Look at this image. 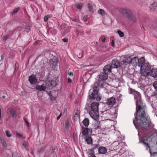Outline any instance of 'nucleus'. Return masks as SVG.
<instances>
[{
	"label": "nucleus",
	"instance_id": "f257e3e1",
	"mask_svg": "<svg viewBox=\"0 0 157 157\" xmlns=\"http://www.w3.org/2000/svg\"><path fill=\"white\" fill-rule=\"evenodd\" d=\"M129 93L134 95L136 102V115L135 120L133 121V124L136 128H146L147 130L152 129L154 125L146 117L145 112V107L141 102L140 94L131 88H129Z\"/></svg>",
	"mask_w": 157,
	"mask_h": 157
},
{
	"label": "nucleus",
	"instance_id": "f03ea898",
	"mask_svg": "<svg viewBox=\"0 0 157 157\" xmlns=\"http://www.w3.org/2000/svg\"><path fill=\"white\" fill-rule=\"evenodd\" d=\"M112 68L109 64L106 65L103 69L104 72L100 73L99 75L98 81L95 82L92 86L93 92L89 94L87 100L91 102L96 99L97 101H100L101 96L98 93L99 87H103L104 85V81L107 77V74L111 71Z\"/></svg>",
	"mask_w": 157,
	"mask_h": 157
},
{
	"label": "nucleus",
	"instance_id": "7ed1b4c3",
	"mask_svg": "<svg viewBox=\"0 0 157 157\" xmlns=\"http://www.w3.org/2000/svg\"><path fill=\"white\" fill-rule=\"evenodd\" d=\"M138 65L140 67V78H145L148 76L149 71L151 69V66L148 62L145 63L144 57H141L139 59H137Z\"/></svg>",
	"mask_w": 157,
	"mask_h": 157
},
{
	"label": "nucleus",
	"instance_id": "20e7f679",
	"mask_svg": "<svg viewBox=\"0 0 157 157\" xmlns=\"http://www.w3.org/2000/svg\"><path fill=\"white\" fill-rule=\"evenodd\" d=\"M119 12L124 17L132 22H135L136 20L135 16L132 12L128 9L121 8L119 10Z\"/></svg>",
	"mask_w": 157,
	"mask_h": 157
},
{
	"label": "nucleus",
	"instance_id": "39448f33",
	"mask_svg": "<svg viewBox=\"0 0 157 157\" xmlns=\"http://www.w3.org/2000/svg\"><path fill=\"white\" fill-rule=\"evenodd\" d=\"M99 103L98 102H92L91 105V110L89 112L90 117L95 120H97L99 117L98 106Z\"/></svg>",
	"mask_w": 157,
	"mask_h": 157
},
{
	"label": "nucleus",
	"instance_id": "423d86ee",
	"mask_svg": "<svg viewBox=\"0 0 157 157\" xmlns=\"http://www.w3.org/2000/svg\"><path fill=\"white\" fill-rule=\"evenodd\" d=\"M154 140H155L154 138H151L150 137H149L146 138V139L144 138L142 142L143 144L146 145V146L150 149L151 146H153V144H155L156 147H157V141H155Z\"/></svg>",
	"mask_w": 157,
	"mask_h": 157
},
{
	"label": "nucleus",
	"instance_id": "0eeeda50",
	"mask_svg": "<svg viewBox=\"0 0 157 157\" xmlns=\"http://www.w3.org/2000/svg\"><path fill=\"white\" fill-rule=\"evenodd\" d=\"M110 66L112 68H117L119 67L121 69L123 68L121 62L120 63L116 59H114L112 60Z\"/></svg>",
	"mask_w": 157,
	"mask_h": 157
},
{
	"label": "nucleus",
	"instance_id": "6e6552de",
	"mask_svg": "<svg viewBox=\"0 0 157 157\" xmlns=\"http://www.w3.org/2000/svg\"><path fill=\"white\" fill-rule=\"evenodd\" d=\"M122 64H123V67H125L126 65L131 63V58L130 56H125L124 57V59L123 60Z\"/></svg>",
	"mask_w": 157,
	"mask_h": 157
},
{
	"label": "nucleus",
	"instance_id": "1a4fd4ad",
	"mask_svg": "<svg viewBox=\"0 0 157 157\" xmlns=\"http://www.w3.org/2000/svg\"><path fill=\"white\" fill-rule=\"evenodd\" d=\"M58 81V80L56 78H54L51 81H48V82H47L46 84L48 86L49 88L50 87L54 86L56 85Z\"/></svg>",
	"mask_w": 157,
	"mask_h": 157
},
{
	"label": "nucleus",
	"instance_id": "9d476101",
	"mask_svg": "<svg viewBox=\"0 0 157 157\" xmlns=\"http://www.w3.org/2000/svg\"><path fill=\"white\" fill-rule=\"evenodd\" d=\"M116 103L115 98L113 97H112L107 99L106 104L109 107H112Z\"/></svg>",
	"mask_w": 157,
	"mask_h": 157
},
{
	"label": "nucleus",
	"instance_id": "9b49d317",
	"mask_svg": "<svg viewBox=\"0 0 157 157\" xmlns=\"http://www.w3.org/2000/svg\"><path fill=\"white\" fill-rule=\"evenodd\" d=\"M149 73L148 75H150V76L153 77L157 78V69L155 68H153L150 71V70L149 71Z\"/></svg>",
	"mask_w": 157,
	"mask_h": 157
},
{
	"label": "nucleus",
	"instance_id": "f8f14e48",
	"mask_svg": "<svg viewBox=\"0 0 157 157\" xmlns=\"http://www.w3.org/2000/svg\"><path fill=\"white\" fill-rule=\"evenodd\" d=\"M29 81L31 84H35L36 82L37 79L35 75H32L29 76Z\"/></svg>",
	"mask_w": 157,
	"mask_h": 157
},
{
	"label": "nucleus",
	"instance_id": "ddd939ff",
	"mask_svg": "<svg viewBox=\"0 0 157 157\" xmlns=\"http://www.w3.org/2000/svg\"><path fill=\"white\" fill-rule=\"evenodd\" d=\"M44 84L41 86L37 85L36 86V89L39 90V91H44L46 89L48 88V86L46 85V83L45 84V86H44Z\"/></svg>",
	"mask_w": 157,
	"mask_h": 157
},
{
	"label": "nucleus",
	"instance_id": "4468645a",
	"mask_svg": "<svg viewBox=\"0 0 157 157\" xmlns=\"http://www.w3.org/2000/svg\"><path fill=\"white\" fill-rule=\"evenodd\" d=\"M98 152L101 154H105L107 152V149L104 147H100L98 148Z\"/></svg>",
	"mask_w": 157,
	"mask_h": 157
},
{
	"label": "nucleus",
	"instance_id": "2eb2a0df",
	"mask_svg": "<svg viewBox=\"0 0 157 157\" xmlns=\"http://www.w3.org/2000/svg\"><path fill=\"white\" fill-rule=\"evenodd\" d=\"M89 131L90 129L88 128H85L83 126L82 127L81 132L82 134L84 135H86L88 134Z\"/></svg>",
	"mask_w": 157,
	"mask_h": 157
},
{
	"label": "nucleus",
	"instance_id": "dca6fc26",
	"mask_svg": "<svg viewBox=\"0 0 157 157\" xmlns=\"http://www.w3.org/2000/svg\"><path fill=\"white\" fill-rule=\"evenodd\" d=\"M10 112L13 117L16 118L17 117V111L15 110L12 109L10 110Z\"/></svg>",
	"mask_w": 157,
	"mask_h": 157
},
{
	"label": "nucleus",
	"instance_id": "f3484780",
	"mask_svg": "<svg viewBox=\"0 0 157 157\" xmlns=\"http://www.w3.org/2000/svg\"><path fill=\"white\" fill-rule=\"evenodd\" d=\"M82 123L85 126L87 127L89 124V119L87 118H85L82 121Z\"/></svg>",
	"mask_w": 157,
	"mask_h": 157
},
{
	"label": "nucleus",
	"instance_id": "a211bd4d",
	"mask_svg": "<svg viewBox=\"0 0 157 157\" xmlns=\"http://www.w3.org/2000/svg\"><path fill=\"white\" fill-rule=\"evenodd\" d=\"M107 110H106L104 111H101V113L102 115L101 117L106 118L109 115V113H107Z\"/></svg>",
	"mask_w": 157,
	"mask_h": 157
},
{
	"label": "nucleus",
	"instance_id": "6ab92c4d",
	"mask_svg": "<svg viewBox=\"0 0 157 157\" xmlns=\"http://www.w3.org/2000/svg\"><path fill=\"white\" fill-rule=\"evenodd\" d=\"M85 141L88 144H91L92 143V139L91 137L89 136L87 137Z\"/></svg>",
	"mask_w": 157,
	"mask_h": 157
},
{
	"label": "nucleus",
	"instance_id": "aec40b11",
	"mask_svg": "<svg viewBox=\"0 0 157 157\" xmlns=\"http://www.w3.org/2000/svg\"><path fill=\"white\" fill-rule=\"evenodd\" d=\"M154 96V95L153 94L150 97V99L155 103L157 102V98Z\"/></svg>",
	"mask_w": 157,
	"mask_h": 157
},
{
	"label": "nucleus",
	"instance_id": "412c9836",
	"mask_svg": "<svg viewBox=\"0 0 157 157\" xmlns=\"http://www.w3.org/2000/svg\"><path fill=\"white\" fill-rule=\"evenodd\" d=\"M75 113V115L74 116V119L75 120H76L79 117V111H76Z\"/></svg>",
	"mask_w": 157,
	"mask_h": 157
},
{
	"label": "nucleus",
	"instance_id": "4be33fe9",
	"mask_svg": "<svg viewBox=\"0 0 157 157\" xmlns=\"http://www.w3.org/2000/svg\"><path fill=\"white\" fill-rule=\"evenodd\" d=\"M98 13L102 16H103L104 15L105 13V11L104 10L100 9L98 11Z\"/></svg>",
	"mask_w": 157,
	"mask_h": 157
},
{
	"label": "nucleus",
	"instance_id": "5701e85b",
	"mask_svg": "<svg viewBox=\"0 0 157 157\" xmlns=\"http://www.w3.org/2000/svg\"><path fill=\"white\" fill-rule=\"evenodd\" d=\"M0 140L1 141V142L2 143L3 147H6L7 145H6V141L3 140L1 138V139H0Z\"/></svg>",
	"mask_w": 157,
	"mask_h": 157
},
{
	"label": "nucleus",
	"instance_id": "b1692460",
	"mask_svg": "<svg viewBox=\"0 0 157 157\" xmlns=\"http://www.w3.org/2000/svg\"><path fill=\"white\" fill-rule=\"evenodd\" d=\"M98 144L95 145V146L93 147V148L90 149V152L91 153H94V149L98 148Z\"/></svg>",
	"mask_w": 157,
	"mask_h": 157
},
{
	"label": "nucleus",
	"instance_id": "393cba45",
	"mask_svg": "<svg viewBox=\"0 0 157 157\" xmlns=\"http://www.w3.org/2000/svg\"><path fill=\"white\" fill-rule=\"evenodd\" d=\"M69 126V121L68 120H67L65 123V128L67 129H68Z\"/></svg>",
	"mask_w": 157,
	"mask_h": 157
},
{
	"label": "nucleus",
	"instance_id": "a878e982",
	"mask_svg": "<svg viewBox=\"0 0 157 157\" xmlns=\"http://www.w3.org/2000/svg\"><path fill=\"white\" fill-rule=\"evenodd\" d=\"M5 132L7 137H10L11 136V134L10 133L9 131L6 130Z\"/></svg>",
	"mask_w": 157,
	"mask_h": 157
},
{
	"label": "nucleus",
	"instance_id": "bb28decb",
	"mask_svg": "<svg viewBox=\"0 0 157 157\" xmlns=\"http://www.w3.org/2000/svg\"><path fill=\"white\" fill-rule=\"evenodd\" d=\"M117 33L121 37H123L124 36V33L120 30H118Z\"/></svg>",
	"mask_w": 157,
	"mask_h": 157
},
{
	"label": "nucleus",
	"instance_id": "cd10ccee",
	"mask_svg": "<svg viewBox=\"0 0 157 157\" xmlns=\"http://www.w3.org/2000/svg\"><path fill=\"white\" fill-rule=\"evenodd\" d=\"M56 64V62H53L52 63H51L50 66L52 68H55Z\"/></svg>",
	"mask_w": 157,
	"mask_h": 157
},
{
	"label": "nucleus",
	"instance_id": "c85d7f7f",
	"mask_svg": "<svg viewBox=\"0 0 157 157\" xmlns=\"http://www.w3.org/2000/svg\"><path fill=\"white\" fill-rule=\"evenodd\" d=\"M12 157H21L20 154L17 153H13L12 155Z\"/></svg>",
	"mask_w": 157,
	"mask_h": 157
},
{
	"label": "nucleus",
	"instance_id": "c756f323",
	"mask_svg": "<svg viewBox=\"0 0 157 157\" xmlns=\"http://www.w3.org/2000/svg\"><path fill=\"white\" fill-rule=\"evenodd\" d=\"M153 86L156 90H157V82H154L153 84Z\"/></svg>",
	"mask_w": 157,
	"mask_h": 157
},
{
	"label": "nucleus",
	"instance_id": "7c9ffc66",
	"mask_svg": "<svg viewBox=\"0 0 157 157\" xmlns=\"http://www.w3.org/2000/svg\"><path fill=\"white\" fill-rule=\"evenodd\" d=\"M88 7L89 10L90 11H91L93 10L92 6L89 3L88 4Z\"/></svg>",
	"mask_w": 157,
	"mask_h": 157
},
{
	"label": "nucleus",
	"instance_id": "2f4dec72",
	"mask_svg": "<svg viewBox=\"0 0 157 157\" xmlns=\"http://www.w3.org/2000/svg\"><path fill=\"white\" fill-rule=\"evenodd\" d=\"M44 148H41L38 149L37 151L38 153H43L44 152Z\"/></svg>",
	"mask_w": 157,
	"mask_h": 157
},
{
	"label": "nucleus",
	"instance_id": "473e14b6",
	"mask_svg": "<svg viewBox=\"0 0 157 157\" xmlns=\"http://www.w3.org/2000/svg\"><path fill=\"white\" fill-rule=\"evenodd\" d=\"M19 9V8H15L14 9L13 11L12 12V13L13 14H15L18 11Z\"/></svg>",
	"mask_w": 157,
	"mask_h": 157
},
{
	"label": "nucleus",
	"instance_id": "72a5a7b5",
	"mask_svg": "<svg viewBox=\"0 0 157 157\" xmlns=\"http://www.w3.org/2000/svg\"><path fill=\"white\" fill-rule=\"evenodd\" d=\"M136 58H137L136 57H135L132 59L131 58V63H134L136 61Z\"/></svg>",
	"mask_w": 157,
	"mask_h": 157
},
{
	"label": "nucleus",
	"instance_id": "f704fd0d",
	"mask_svg": "<svg viewBox=\"0 0 157 157\" xmlns=\"http://www.w3.org/2000/svg\"><path fill=\"white\" fill-rule=\"evenodd\" d=\"M154 7H157V3L156 2H154L151 5V9L152 8Z\"/></svg>",
	"mask_w": 157,
	"mask_h": 157
},
{
	"label": "nucleus",
	"instance_id": "c9c22d12",
	"mask_svg": "<svg viewBox=\"0 0 157 157\" xmlns=\"http://www.w3.org/2000/svg\"><path fill=\"white\" fill-rule=\"evenodd\" d=\"M50 17L48 15H47L44 16V20L45 22H46L48 18Z\"/></svg>",
	"mask_w": 157,
	"mask_h": 157
},
{
	"label": "nucleus",
	"instance_id": "e433bc0d",
	"mask_svg": "<svg viewBox=\"0 0 157 157\" xmlns=\"http://www.w3.org/2000/svg\"><path fill=\"white\" fill-rule=\"evenodd\" d=\"M28 142L27 141H25L24 142L23 144L22 145L24 147H26V146H28Z\"/></svg>",
	"mask_w": 157,
	"mask_h": 157
},
{
	"label": "nucleus",
	"instance_id": "4c0bfd02",
	"mask_svg": "<svg viewBox=\"0 0 157 157\" xmlns=\"http://www.w3.org/2000/svg\"><path fill=\"white\" fill-rule=\"evenodd\" d=\"M30 29V27L29 26H27L25 28V31L28 32L29 31Z\"/></svg>",
	"mask_w": 157,
	"mask_h": 157
},
{
	"label": "nucleus",
	"instance_id": "58836bf2",
	"mask_svg": "<svg viewBox=\"0 0 157 157\" xmlns=\"http://www.w3.org/2000/svg\"><path fill=\"white\" fill-rule=\"evenodd\" d=\"M150 153L151 155H152L154 156H155L157 154V152H154L152 154V152L151 150H150Z\"/></svg>",
	"mask_w": 157,
	"mask_h": 157
},
{
	"label": "nucleus",
	"instance_id": "ea45409f",
	"mask_svg": "<svg viewBox=\"0 0 157 157\" xmlns=\"http://www.w3.org/2000/svg\"><path fill=\"white\" fill-rule=\"evenodd\" d=\"M24 120L25 121V122L26 123L27 126L29 127V122L27 121L26 120L25 118H24Z\"/></svg>",
	"mask_w": 157,
	"mask_h": 157
},
{
	"label": "nucleus",
	"instance_id": "a19ab883",
	"mask_svg": "<svg viewBox=\"0 0 157 157\" xmlns=\"http://www.w3.org/2000/svg\"><path fill=\"white\" fill-rule=\"evenodd\" d=\"M77 7L78 9L81 10L82 8V6L81 4L77 5Z\"/></svg>",
	"mask_w": 157,
	"mask_h": 157
},
{
	"label": "nucleus",
	"instance_id": "79ce46f5",
	"mask_svg": "<svg viewBox=\"0 0 157 157\" xmlns=\"http://www.w3.org/2000/svg\"><path fill=\"white\" fill-rule=\"evenodd\" d=\"M100 38L101 39V40L102 42H104L105 41V37L103 38V36H101L100 37Z\"/></svg>",
	"mask_w": 157,
	"mask_h": 157
},
{
	"label": "nucleus",
	"instance_id": "37998d69",
	"mask_svg": "<svg viewBox=\"0 0 157 157\" xmlns=\"http://www.w3.org/2000/svg\"><path fill=\"white\" fill-rule=\"evenodd\" d=\"M62 40L64 42L66 43V42H67L68 39L67 38H64V39H62Z\"/></svg>",
	"mask_w": 157,
	"mask_h": 157
},
{
	"label": "nucleus",
	"instance_id": "c03bdc74",
	"mask_svg": "<svg viewBox=\"0 0 157 157\" xmlns=\"http://www.w3.org/2000/svg\"><path fill=\"white\" fill-rule=\"evenodd\" d=\"M16 136L19 137H21L22 136V135H21L20 134L18 133H17L16 134Z\"/></svg>",
	"mask_w": 157,
	"mask_h": 157
},
{
	"label": "nucleus",
	"instance_id": "a18cd8bd",
	"mask_svg": "<svg viewBox=\"0 0 157 157\" xmlns=\"http://www.w3.org/2000/svg\"><path fill=\"white\" fill-rule=\"evenodd\" d=\"M90 157H96L95 156V155H94V153H91L90 154Z\"/></svg>",
	"mask_w": 157,
	"mask_h": 157
},
{
	"label": "nucleus",
	"instance_id": "49530a36",
	"mask_svg": "<svg viewBox=\"0 0 157 157\" xmlns=\"http://www.w3.org/2000/svg\"><path fill=\"white\" fill-rule=\"evenodd\" d=\"M153 94L154 95V96H155L157 98V90H156L154 92Z\"/></svg>",
	"mask_w": 157,
	"mask_h": 157
},
{
	"label": "nucleus",
	"instance_id": "de8ad7c7",
	"mask_svg": "<svg viewBox=\"0 0 157 157\" xmlns=\"http://www.w3.org/2000/svg\"><path fill=\"white\" fill-rule=\"evenodd\" d=\"M8 36H5L3 38V40H6L8 38Z\"/></svg>",
	"mask_w": 157,
	"mask_h": 157
},
{
	"label": "nucleus",
	"instance_id": "09e8293b",
	"mask_svg": "<svg viewBox=\"0 0 157 157\" xmlns=\"http://www.w3.org/2000/svg\"><path fill=\"white\" fill-rule=\"evenodd\" d=\"M68 75L70 76H72L73 75V73L71 72H68Z\"/></svg>",
	"mask_w": 157,
	"mask_h": 157
},
{
	"label": "nucleus",
	"instance_id": "8fccbe9b",
	"mask_svg": "<svg viewBox=\"0 0 157 157\" xmlns=\"http://www.w3.org/2000/svg\"><path fill=\"white\" fill-rule=\"evenodd\" d=\"M83 19L85 21H87V16H85L83 17Z\"/></svg>",
	"mask_w": 157,
	"mask_h": 157
},
{
	"label": "nucleus",
	"instance_id": "3c124183",
	"mask_svg": "<svg viewBox=\"0 0 157 157\" xmlns=\"http://www.w3.org/2000/svg\"><path fill=\"white\" fill-rule=\"evenodd\" d=\"M61 115H62V113H61L59 115V116H58V117H57V120H59V118H60V117H61Z\"/></svg>",
	"mask_w": 157,
	"mask_h": 157
},
{
	"label": "nucleus",
	"instance_id": "603ef678",
	"mask_svg": "<svg viewBox=\"0 0 157 157\" xmlns=\"http://www.w3.org/2000/svg\"><path fill=\"white\" fill-rule=\"evenodd\" d=\"M111 45L112 46H114V41L113 40H112L111 42Z\"/></svg>",
	"mask_w": 157,
	"mask_h": 157
},
{
	"label": "nucleus",
	"instance_id": "864d4df0",
	"mask_svg": "<svg viewBox=\"0 0 157 157\" xmlns=\"http://www.w3.org/2000/svg\"><path fill=\"white\" fill-rule=\"evenodd\" d=\"M67 82L69 83L71 82V80L70 78H68V80H67Z\"/></svg>",
	"mask_w": 157,
	"mask_h": 157
},
{
	"label": "nucleus",
	"instance_id": "5fc2aeb1",
	"mask_svg": "<svg viewBox=\"0 0 157 157\" xmlns=\"http://www.w3.org/2000/svg\"><path fill=\"white\" fill-rule=\"evenodd\" d=\"M82 53L81 55L79 54V55L78 56V57L79 58H81L82 57Z\"/></svg>",
	"mask_w": 157,
	"mask_h": 157
},
{
	"label": "nucleus",
	"instance_id": "6e6d98bb",
	"mask_svg": "<svg viewBox=\"0 0 157 157\" xmlns=\"http://www.w3.org/2000/svg\"><path fill=\"white\" fill-rule=\"evenodd\" d=\"M3 59H4L3 56L2 55L1 56V59L0 61H2V60H3Z\"/></svg>",
	"mask_w": 157,
	"mask_h": 157
},
{
	"label": "nucleus",
	"instance_id": "4d7b16f0",
	"mask_svg": "<svg viewBox=\"0 0 157 157\" xmlns=\"http://www.w3.org/2000/svg\"><path fill=\"white\" fill-rule=\"evenodd\" d=\"M48 95L50 97L52 96V92H49V93Z\"/></svg>",
	"mask_w": 157,
	"mask_h": 157
},
{
	"label": "nucleus",
	"instance_id": "13d9d810",
	"mask_svg": "<svg viewBox=\"0 0 157 157\" xmlns=\"http://www.w3.org/2000/svg\"><path fill=\"white\" fill-rule=\"evenodd\" d=\"M52 99H55V97H54L52 95V96H51V97H50Z\"/></svg>",
	"mask_w": 157,
	"mask_h": 157
},
{
	"label": "nucleus",
	"instance_id": "bf43d9fd",
	"mask_svg": "<svg viewBox=\"0 0 157 157\" xmlns=\"http://www.w3.org/2000/svg\"><path fill=\"white\" fill-rule=\"evenodd\" d=\"M39 42L38 41H36L34 43V44L35 45H36Z\"/></svg>",
	"mask_w": 157,
	"mask_h": 157
},
{
	"label": "nucleus",
	"instance_id": "052dcab7",
	"mask_svg": "<svg viewBox=\"0 0 157 157\" xmlns=\"http://www.w3.org/2000/svg\"><path fill=\"white\" fill-rule=\"evenodd\" d=\"M2 98H5V97H6V96L4 95H3L2 96Z\"/></svg>",
	"mask_w": 157,
	"mask_h": 157
},
{
	"label": "nucleus",
	"instance_id": "680f3d73",
	"mask_svg": "<svg viewBox=\"0 0 157 157\" xmlns=\"http://www.w3.org/2000/svg\"><path fill=\"white\" fill-rule=\"evenodd\" d=\"M52 150H55V147H52Z\"/></svg>",
	"mask_w": 157,
	"mask_h": 157
},
{
	"label": "nucleus",
	"instance_id": "e2e57ef3",
	"mask_svg": "<svg viewBox=\"0 0 157 157\" xmlns=\"http://www.w3.org/2000/svg\"><path fill=\"white\" fill-rule=\"evenodd\" d=\"M1 109L0 108V114H1Z\"/></svg>",
	"mask_w": 157,
	"mask_h": 157
},
{
	"label": "nucleus",
	"instance_id": "0e129e2a",
	"mask_svg": "<svg viewBox=\"0 0 157 157\" xmlns=\"http://www.w3.org/2000/svg\"><path fill=\"white\" fill-rule=\"evenodd\" d=\"M1 114H0V120H1Z\"/></svg>",
	"mask_w": 157,
	"mask_h": 157
},
{
	"label": "nucleus",
	"instance_id": "69168bd1",
	"mask_svg": "<svg viewBox=\"0 0 157 157\" xmlns=\"http://www.w3.org/2000/svg\"><path fill=\"white\" fill-rule=\"evenodd\" d=\"M4 157H8L6 156Z\"/></svg>",
	"mask_w": 157,
	"mask_h": 157
},
{
	"label": "nucleus",
	"instance_id": "338daca9",
	"mask_svg": "<svg viewBox=\"0 0 157 157\" xmlns=\"http://www.w3.org/2000/svg\"><path fill=\"white\" fill-rule=\"evenodd\" d=\"M1 139V137H0V139Z\"/></svg>",
	"mask_w": 157,
	"mask_h": 157
}]
</instances>
